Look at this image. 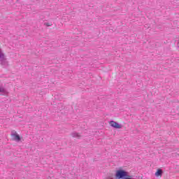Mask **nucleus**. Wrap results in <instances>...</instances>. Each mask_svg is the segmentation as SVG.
<instances>
[{
    "mask_svg": "<svg viewBox=\"0 0 179 179\" xmlns=\"http://www.w3.org/2000/svg\"><path fill=\"white\" fill-rule=\"evenodd\" d=\"M52 24H51V23L45 22V25L48 26V27L52 26Z\"/></svg>",
    "mask_w": 179,
    "mask_h": 179,
    "instance_id": "7",
    "label": "nucleus"
},
{
    "mask_svg": "<svg viewBox=\"0 0 179 179\" xmlns=\"http://www.w3.org/2000/svg\"><path fill=\"white\" fill-rule=\"evenodd\" d=\"M11 136L13 138V140L15 142H20L22 138H20V136L16 132V131H11Z\"/></svg>",
    "mask_w": 179,
    "mask_h": 179,
    "instance_id": "2",
    "label": "nucleus"
},
{
    "mask_svg": "<svg viewBox=\"0 0 179 179\" xmlns=\"http://www.w3.org/2000/svg\"><path fill=\"white\" fill-rule=\"evenodd\" d=\"M71 136H73V138H80V135H79V134L76 133V132H73L71 134Z\"/></svg>",
    "mask_w": 179,
    "mask_h": 179,
    "instance_id": "6",
    "label": "nucleus"
},
{
    "mask_svg": "<svg viewBox=\"0 0 179 179\" xmlns=\"http://www.w3.org/2000/svg\"><path fill=\"white\" fill-rule=\"evenodd\" d=\"M0 94H2L3 96L8 94V92L6 91V90L1 87V85H0Z\"/></svg>",
    "mask_w": 179,
    "mask_h": 179,
    "instance_id": "4",
    "label": "nucleus"
},
{
    "mask_svg": "<svg viewBox=\"0 0 179 179\" xmlns=\"http://www.w3.org/2000/svg\"><path fill=\"white\" fill-rule=\"evenodd\" d=\"M0 64L3 66H8V60H6V57L5 56V54L3 53V51L0 48Z\"/></svg>",
    "mask_w": 179,
    "mask_h": 179,
    "instance_id": "1",
    "label": "nucleus"
},
{
    "mask_svg": "<svg viewBox=\"0 0 179 179\" xmlns=\"http://www.w3.org/2000/svg\"><path fill=\"white\" fill-rule=\"evenodd\" d=\"M162 174H163V171H162V169H159V170L155 173L156 177H159V176H162Z\"/></svg>",
    "mask_w": 179,
    "mask_h": 179,
    "instance_id": "5",
    "label": "nucleus"
},
{
    "mask_svg": "<svg viewBox=\"0 0 179 179\" xmlns=\"http://www.w3.org/2000/svg\"><path fill=\"white\" fill-rule=\"evenodd\" d=\"M109 125L113 128H115V129H121L122 128V124L113 120L109 122Z\"/></svg>",
    "mask_w": 179,
    "mask_h": 179,
    "instance_id": "3",
    "label": "nucleus"
}]
</instances>
